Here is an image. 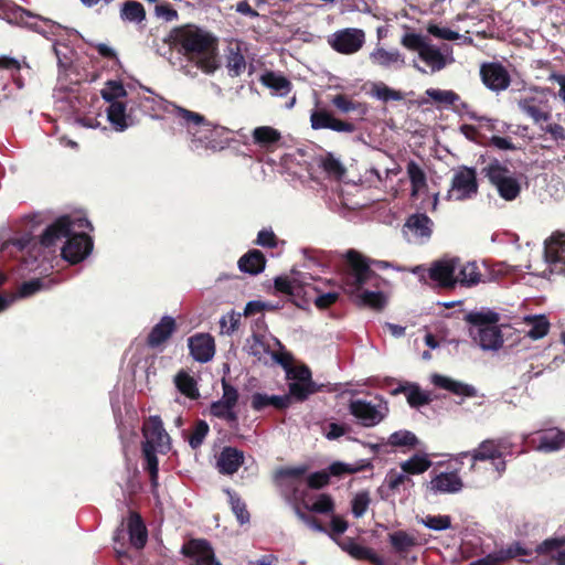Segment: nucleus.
<instances>
[{
  "label": "nucleus",
  "mask_w": 565,
  "mask_h": 565,
  "mask_svg": "<svg viewBox=\"0 0 565 565\" xmlns=\"http://www.w3.org/2000/svg\"><path fill=\"white\" fill-rule=\"evenodd\" d=\"M73 222L68 215L58 217L53 224L47 226L39 239L31 234L12 238L4 243L3 248L13 245L18 250L31 249L40 244L43 247H51L57 239L67 237L63 248L62 256L71 264L82 262L92 250L93 241L87 234H72Z\"/></svg>",
  "instance_id": "nucleus-1"
},
{
  "label": "nucleus",
  "mask_w": 565,
  "mask_h": 565,
  "mask_svg": "<svg viewBox=\"0 0 565 565\" xmlns=\"http://www.w3.org/2000/svg\"><path fill=\"white\" fill-rule=\"evenodd\" d=\"M169 41L190 60H196V66L206 74L218 68L217 39L207 31L194 25L184 24L173 28Z\"/></svg>",
  "instance_id": "nucleus-2"
},
{
  "label": "nucleus",
  "mask_w": 565,
  "mask_h": 565,
  "mask_svg": "<svg viewBox=\"0 0 565 565\" xmlns=\"http://www.w3.org/2000/svg\"><path fill=\"white\" fill-rule=\"evenodd\" d=\"M345 267L342 271V282L345 292L355 295L364 286L375 289L381 288L384 279L371 268L374 260H370L355 249H349L345 254Z\"/></svg>",
  "instance_id": "nucleus-3"
},
{
  "label": "nucleus",
  "mask_w": 565,
  "mask_h": 565,
  "mask_svg": "<svg viewBox=\"0 0 565 565\" xmlns=\"http://www.w3.org/2000/svg\"><path fill=\"white\" fill-rule=\"evenodd\" d=\"M465 320L472 326L470 337L482 350L497 351L503 345V334L497 326L500 320L498 312L471 311L465 316Z\"/></svg>",
  "instance_id": "nucleus-4"
},
{
  "label": "nucleus",
  "mask_w": 565,
  "mask_h": 565,
  "mask_svg": "<svg viewBox=\"0 0 565 565\" xmlns=\"http://www.w3.org/2000/svg\"><path fill=\"white\" fill-rule=\"evenodd\" d=\"M0 15L10 24L25 28L42 35L55 34V30L62 29L60 23L33 13L11 0H0Z\"/></svg>",
  "instance_id": "nucleus-5"
},
{
  "label": "nucleus",
  "mask_w": 565,
  "mask_h": 565,
  "mask_svg": "<svg viewBox=\"0 0 565 565\" xmlns=\"http://www.w3.org/2000/svg\"><path fill=\"white\" fill-rule=\"evenodd\" d=\"M141 451L143 459H158V456H167L171 450V437L163 427L159 415H152L145 419L141 427Z\"/></svg>",
  "instance_id": "nucleus-6"
},
{
  "label": "nucleus",
  "mask_w": 565,
  "mask_h": 565,
  "mask_svg": "<svg viewBox=\"0 0 565 565\" xmlns=\"http://www.w3.org/2000/svg\"><path fill=\"white\" fill-rule=\"evenodd\" d=\"M481 172L504 201H514L521 194L522 186L516 172L510 170L498 159L489 162Z\"/></svg>",
  "instance_id": "nucleus-7"
},
{
  "label": "nucleus",
  "mask_w": 565,
  "mask_h": 565,
  "mask_svg": "<svg viewBox=\"0 0 565 565\" xmlns=\"http://www.w3.org/2000/svg\"><path fill=\"white\" fill-rule=\"evenodd\" d=\"M305 466L279 468L274 473V483L287 503L296 505L305 497Z\"/></svg>",
  "instance_id": "nucleus-8"
},
{
  "label": "nucleus",
  "mask_w": 565,
  "mask_h": 565,
  "mask_svg": "<svg viewBox=\"0 0 565 565\" xmlns=\"http://www.w3.org/2000/svg\"><path fill=\"white\" fill-rule=\"evenodd\" d=\"M478 192L479 183L476 169L460 166L454 171L446 199L448 201H467L477 196Z\"/></svg>",
  "instance_id": "nucleus-9"
},
{
  "label": "nucleus",
  "mask_w": 565,
  "mask_h": 565,
  "mask_svg": "<svg viewBox=\"0 0 565 565\" xmlns=\"http://www.w3.org/2000/svg\"><path fill=\"white\" fill-rule=\"evenodd\" d=\"M329 46L339 54L352 55L365 44V32L358 28H345L335 31L327 39Z\"/></svg>",
  "instance_id": "nucleus-10"
},
{
  "label": "nucleus",
  "mask_w": 565,
  "mask_h": 565,
  "mask_svg": "<svg viewBox=\"0 0 565 565\" xmlns=\"http://www.w3.org/2000/svg\"><path fill=\"white\" fill-rule=\"evenodd\" d=\"M387 445L393 448L402 449L405 454L414 450L415 452L408 459H429L430 456H447L448 454L428 452L426 447L411 430L402 429L390 435Z\"/></svg>",
  "instance_id": "nucleus-11"
},
{
  "label": "nucleus",
  "mask_w": 565,
  "mask_h": 565,
  "mask_svg": "<svg viewBox=\"0 0 565 565\" xmlns=\"http://www.w3.org/2000/svg\"><path fill=\"white\" fill-rule=\"evenodd\" d=\"M349 411L364 427H373L380 424L388 412L386 403L374 405L365 399H353L349 404Z\"/></svg>",
  "instance_id": "nucleus-12"
},
{
  "label": "nucleus",
  "mask_w": 565,
  "mask_h": 565,
  "mask_svg": "<svg viewBox=\"0 0 565 565\" xmlns=\"http://www.w3.org/2000/svg\"><path fill=\"white\" fill-rule=\"evenodd\" d=\"M480 77L483 85L495 93L505 90L511 84V76L508 70L499 62L481 64Z\"/></svg>",
  "instance_id": "nucleus-13"
},
{
  "label": "nucleus",
  "mask_w": 565,
  "mask_h": 565,
  "mask_svg": "<svg viewBox=\"0 0 565 565\" xmlns=\"http://www.w3.org/2000/svg\"><path fill=\"white\" fill-rule=\"evenodd\" d=\"M459 268V258L441 259L435 262L428 270V277L444 289H452L457 285L456 273Z\"/></svg>",
  "instance_id": "nucleus-14"
},
{
  "label": "nucleus",
  "mask_w": 565,
  "mask_h": 565,
  "mask_svg": "<svg viewBox=\"0 0 565 565\" xmlns=\"http://www.w3.org/2000/svg\"><path fill=\"white\" fill-rule=\"evenodd\" d=\"M191 356L200 362L211 361L215 354V341L210 333H196L188 339Z\"/></svg>",
  "instance_id": "nucleus-15"
},
{
  "label": "nucleus",
  "mask_w": 565,
  "mask_h": 565,
  "mask_svg": "<svg viewBox=\"0 0 565 565\" xmlns=\"http://www.w3.org/2000/svg\"><path fill=\"white\" fill-rule=\"evenodd\" d=\"M537 556L544 565H565V537L544 541L536 548Z\"/></svg>",
  "instance_id": "nucleus-16"
},
{
  "label": "nucleus",
  "mask_w": 565,
  "mask_h": 565,
  "mask_svg": "<svg viewBox=\"0 0 565 565\" xmlns=\"http://www.w3.org/2000/svg\"><path fill=\"white\" fill-rule=\"evenodd\" d=\"M182 550L192 558L191 565H221L215 558L213 548L205 540H191Z\"/></svg>",
  "instance_id": "nucleus-17"
},
{
  "label": "nucleus",
  "mask_w": 565,
  "mask_h": 565,
  "mask_svg": "<svg viewBox=\"0 0 565 565\" xmlns=\"http://www.w3.org/2000/svg\"><path fill=\"white\" fill-rule=\"evenodd\" d=\"M513 454V446L507 439H488L480 444L472 459H502Z\"/></svg>",
  "instance_id": "nucleus-18"
},
{
  "label": "nucleus",
  "mask_w": 565,
  "mask_h": 565,
  "mask_svg": "<svg viewBox=\"0 0 565 565\" xmlns=\"http://www.w3.org/2000/svg\"><path fill=\"white\" fill-rule=\"evenodd\" d=\"M535 447L545 452L557 451L565 448V430L553 427L541 430L533 437Z\"/></svg>",
  "instance_id": "nucleus-19"
},
{
  "label": "nucleus",
  "mask_w": 565,
  "mask_h": 565,
  "mask_svg": "<svg viewBox=\"0 0 565 565\" xmlns=\"http://www.w3.org/2000/svg\"><path fill=\"white\" fill-rule=\"evenodd\" d=\"M544 254L546 260L551 263L555 269L565 274V234L554 233L548 241L545 242Z\"/></svg>",
  "instance_id": "nucleus-20"
},
{
  "label": "nucleus",
  "mask_w": 565,
  "mask_h": 565,
  "mask_svg": "<svg viewBox=\"0 0 565 565\" xmlns=\"http://www.w3.org/2000/svg\"><path fill=\"white\" fill-rule=\"evenodd\" d=\"M177 322L173 317L164 316L154 324L149 332L146 343L149 348L156 349L166 343L177 331Z\"/></svg>",
  "instance_id": "nucleus-21"
},
{
  "label": "nucleus",
  "mask_w": 565,
  "mask_h": 565,
  "mask_svg": "<svg viewBox=\"0 0 565 565\" xmlns=\"http://www.w3.org/2000/svg\"><path fill=\"white\" fill-rule=\"evenodd\" d=\"M175 116L181 119L189 132L195 135L200 130L211 131L213 125L201 114L189 110L181 106H174Z\"/></svg>",
  "instance_id": "nucleus-22"
},
{
  "label": "nucleus",
  "mask_w": 565,
  "mask_h": 565,
  "mask_svg": "<svg viewBox=\"0 0 565 565\" xmlns=\"http://www.w3.org/2000/svg\"><path fill=\"white\" fill-rule=\"evenodd\" d=\"M269 406L277 411H285L290 406V396L268 395L259 392H256L250 396V407L253 411L263 412Z\"/></svg>",
  "instance_id": "nucleus-23"
},
{
  "label": "nucleus",
  "mask_w": 565,
  "mask_h": 565,
  "mask_svg": "<svg viewBox=\"0 0 565 565\" xmlns=\"http://www.w3.org/2000/svg\"><path fill=\"white\" fill-rule=\"evenodd\" d=\"M431 461H403L402 472H391L387 483L391 489H396L406 479V475L423 473L430 467Z\"/></svg>",
  "instance_id": "nucleus-24"
},
{
  "label": "nucleus",
  "mask_w": 565,
  "mask_h": 565,
  "mask_svg": "<svg viewBox=\"0 0 565 565\" xmlns=\"http://www.w3.org/2000/svg\"><path fill=\"white\" fill-rule=\"evenodd\" d=\"M241 271L249 275H258L266 267V257L259 249H250L237 262Z\"/></svg>",
  "instance_id": "nucleus-25"
},
{
  "label": "nucleus",
  "mask_w": 565,
  "mask_h": 565,
  "mask_svg": "<svg viewBox=\"0 0 565 565\" xmlns=\"http://www.w3.org/2000/svg\"><path fill=\"white\" fill-rule=\"evenodd\" d=\"M462 481L456 472H441L430 481L434 492L456 493L462 489Z\"/></svg>",
  "instance_id": "nucleus-26"
},
{
  "label": "nucleus",
  "mask_w": 565,
  "mask_h": 565,
  "mask_svg": "<svg viewBox=\"0 0 565 565\" xmlns=\"http://www.w3.org/2000/svg\"><path fill=\"white\" fill-rule=\"evenodd\" d=\"M431 381L437 387L449 391L456 395L467 397H473L477 395V390L472 385L455 381L440 374H435Z\"/></svg>",
  "instance_id": "nucleus-27"
},
{
  "label": "nucleus",
  "mask_w": 565,
  "mask_h": 565,
  "mask_svg": "<svg viewBox=\"0 0 565 565\" xmlns=\"http://www.w3.org/2000/svg\"><path fill=\"white\" fill-rule=\"evenodd\" d=\"M433 221L424 213H416L408 216L404 225L416 238H429L431 236Z\"/></svg>",
  "instance_id": "nucleus-28"
},
{
  "label": "nucleus",
  "mask_w": 565,
  "mask_h": 565,
  "mask_svg": "<svg viewBox=\"0 0 565 565\" xmlns=\"http://www.w3.org/2000/svg\"><path fill=\"white\" fill-rule=\"evenodd\" d=\"M128 532L131 545L142 548L147 543V529L138 513L131 512L128 519Z\"/></svg>",
  "instance_id": "nucleus-29"
},
{
  "label": "nucleus",
  "mask_w": 565,
  "mask_h": 565,
  "mask_svg": "<svg viewBox=\"0 0 565 565\" xmlns=\"http://www.w3.org/2000/svg\"><path fill=\"white\" fill-rule=\"evenodd\" d=\"M542 100L536 97H525L519 100V108L531 117L535 122L547 121L551 117L547 110L542 108Z\"/></svg>",
  "instance_id": "nucleus-30"
},
{
  "label": "nucleus",
  "mask_w": 565,
  "mask_h": 565,
  "mask_svg": "<svg viewBox=\"0 0 565 565\" xmlns=\"http://www.w3.org/2000/svg\"><path fill=\"white\" fill-rule=\"evenodd\" d=\"M457 284L461 286L471 287L481 281V273L478 265L472 263L461 264L459 260V268L456 273Z\"/></svg>",
  "instance_id": "nucleus-31"
},
{
  "label": "nucleus",
  "mask_w": 565,
  "mask_h": 565,
  "mask_svg": "<svg viewBox=\"0 0 565 565\" xmlns=\"http://www.w3.org/2000/svg\"><path fill=\"white\" fill-rule=\"evenodd\" d=\"M252 136L254 143L263 148H269L281 139L280 132L270 126L256 127Z\"/></svg>",
  "instance_id": "nucleus-32"
},
{
  "label": "nucleus",
  "mask_w": 565,
  "mask_h": 565,
  "mask_svg": "<svg viewBox=\"0 0 565 565\" xmlns=\"http://www.w3.org/2000/svg\"><path fill=\"white\" fill-rule=\"evenodd\" d=\"M355 296H358L361 306L369 307L376 311L383 310L387 303L386 296L380 288L373 291L362 289L360 292L355 294Z\"/></svg>",
  "instance_id": "nucleus-33"
},
{
  "label": "nucleus",
  "mask_w": 565,
  "mask_h": 565,
  "mask_svg": "<svg viewBox=\"0 0 565 565\" xmlns=\"http://www.w3.org/2000/svg\"><path fill=\"white\" fill-rule=\"evenodd\" d=\"M406 171L412 185V196H416L419 191L427 186L426 173L414 160L407 163Z\"/></svg>",
  "instance_id": "nucleus-34"
},
{
  "label": "nucleus",
  "mask_w": 565,
  "mask_h": 565,
  "mask_svg": "<svg viewBox=\"0 0 565 565\" xmlns=\"http://www.w3.org/2000/svg\"><path fill=\"white\" fill-rule=\"evenodd\" d=\"M107 118L117 131L128 128L126 104L122 102L111 103L107 108Z\"/></svg>",
  "instance_id": "nucleus-35"
},
{
  "label": "nucleus",
  "mask_w": 565,
  "mask_h": 565,
  "mask_svg": "<svg viewBox=\"0 0 565 565\" xmlns=\"http://www.w3.org/2000/svg\"><path fill=\"white\" fill-rule=\"evenodd\" d=\"M260 82L268 88L284 96L291 89V83L282 75L274 72H266L262 75Z\"/></svg>",
  "instance_id": "nucleus-36"
},
{
  "label": "nucleus",
  "mask_w": 565,
  "mask_h": 565,
  "mask_svg": "<svg viewBox=\"0 0 565 565\" xmlns=\"http://www.w3.org/2000/svg\"><path fill=\"white\" fill-rule=\"evenodd\" d=\"M288 388L289 393L287 395L290 396V403L292 402V398L303 402L310 395L318 392V386L315 382H290L288 384Z\"/></svg>",
  "instance_id": "nucleus-37"
},
{
  "label": "nucleus",
  "mask_w": 565,
  "mask_h": 565,
  "mask_svg": "<svg viewBox=\"0 0 565 565\" xmlns=\"http://www.w3.org/2000/svg\"><path fill=\"white\" fill-rule=\"evenodd\" d=\"M422 61L431 66L434 72L440 71L446 66V58L443 53L434 45L427 44L423 51L419 52Z\"/></svg>",
  "instance_id": "nucleus-38"
},
{
  "label": "nucleus",
  "mask_w": 565,
  "mask_h": 565,
  "mask_svg": "<svg viewBox=\"0 0 565 565\" xmlns=\"http://www.w3.org/2000/svg\"><path fill=\"white\" fill-rule=\"evenodd\" d=\"M120 17L129 22L141 23L146 20V10L140 2L128 0L122 4Z\"/></svg>",
  "instance_id": "nucleus-39"
},
{
  "label": "nucleus",
  "mask_w": 565,
  "mask_h": 565,
  "mask_svg": "<svg viewBox=\"0 0 565 565\" xmlns=\"http://www.w3.org/2000/svg\"><path fill=\"white\" fill-rule=\"evenodd\" d=\"M226 67L228 70L230 76L232 77H237L245 71L246 61L241 52L239 46L228 50L226 55Z\"/></svg>",
  "instance_id": "nucleus-40"
},
{
  "label": "nucleus",
  "mask_w": 565,
  "mask_h": 565,
  "mask_svg": "<svg viewBox=\"0 0 565 565\" xmlns=\"http://www.w3.org/2000/svg\"><path fill=\"white\" fill-rule=\"evenodd\" d=\"M388 541L392 547L397 553H407L416 545V539L405 531H396L388 535Z\"/></svg>",
  "instance_id": "nucleus-41"
},
{
  "label": "nucleus",
  "mask_w": 565,
  "mask_h": 565,
  "mask_svg": "<svg viewBox=\"0 0 565 565\" xmlns=\"http://www.w3.org/2000/svg\"><path fill=\"white\" fill-rule=\"evenodd\" d=\"M177 388L186 397L195 399L199 397L196 381L186 372H179L174 379Z\"/></svg>",
  "instance_id": "nucleus-42"
},
{
  "label": "nucleus",
  "mask_w": 565,
  "mask_h": 565,
  "mask_svg": "<svg viewBox=\"0 0 565 565\" xmlns=\"http://www.w3.org/2000/svg\"><path fill=\"white\" fill-rule=\"evenodd\" d=\"M525 322L531 326L527 335L533 339L544 338L550 330V322L545 316H530L525 318Z\"/></svg>",
  "instance_id": "nucleus-43"
},
{
  "label": "nucleus",
  "mask_w": 565,
  "mask_h": 565,
  "mask_svg": "<svg viewBox=\"0 0 565 565\" xmlns=\"http://www.w3.org/2000/svg\"><path fill=\"white\" fill-rule=\"evenodd\" d=\"M245 461H215V468L222 475L233 476L239 473L241 478L245 477V471L252 470L250 473L256 472V466L252 462L250 467H244Z\"/></svg>",
  "instance_id": "nucleus-44"
},
{
  "label": "nucleus",
  "mask_w": 565,
  "mask_h": 565,
  "mask_svg": "<svg viewBox=\"0 0 565 565\" xmlns=\"http://www.w3.org/2000/svg\"><path fill=\"white\" fill-rule=\"evenodd\" d=\"M210 414L216 418L225 420L228 424H236L238 422V416L235 409L227 406L221 399L211 404Z\"/></svg>",
  "instance_id": "nucleus-45"
},
{
  "label": "nucleus",
  "mask_w": 565,
  "mask_h": 565,
  "mask_svg": "<svg viewBox=\"0 0 565 565\" xmlns=\"http://www.w3.org/2000/svg\"><path fill=\"white\" fill-rule=\"evenodd\" d=\"M228 495V502L231 504L232 511L235 514L239 524H246L249 522V513L246 509L245 502L233 491L230 489L225 490Z\"/></svg>",
  "instance_id": "nucleus-46"
},
{
  "label": "nucleus",
  "mask_w": 565,
  "mask_h": 565,
  "mask_svg": "<svg viewBox=\"0 0 565 565\" xmlns=\"http://www.w3.org/2000/svg\"><path fill=\"white\" fill-rule=\"evenodd\" d=\"M127 96V90L124 87L122 83L117 81H108L105 87L102 89V97L111 103H118L119 99Z\"/></svg>",
  "instance_id": "nucleus-47"
},
{
  "label": "nucleus",
  "mask_w": 565,
  "mask_h": 565,
  "mask_svg": "<svg viewBox=\"0 0 565 565\" xmlns=\"http://www.w3.org/2000/svg\"><path fill=\"white\" fill-rule=\"evenodd\" d=\"M371 58L375 63H377V64H380L382 66H390L391 64L397 63L399 61L403 62L399 52H397V51L391 52V51H387V50H385L383 47L376 49L371 54Z\"/></svg>",
  "instance_id": "nucleus-48"
},
{
  "label": "nucleus",
  "mask_w": 565,
  "mask_h": 565,
  "mask_svg": "<svg viewBox=\"0 0 565 565\" xmlns=\"http://www.w3.org/2000/svg\"><path fill=\"white\" fill-rule=\"evenodd\" d=\"M426 95L436 103L447 105H454L460 99V96L454 90H443L437 88H428L426 90Z\"/></svg>",
  "instance_id": "nucleus-49"
},
{
  "label": "nucleus",
  "mask_w": 565,
  "mask_h": 565,
  "mask_svg": "<svg viewBox=\"0 0 565 565\" xmlns=\"http://www.w3.org/2000/svg\"><path fill=\"white\" fill-rule=\"evenodd\" d=\"M406 398L409 406L414 408L427 405L430 402L429 395L422 391L419 385L416 383L412 384Z\"/></svg>",
  "instance_id": "nucleus-50"
},
{
  "label": "nucleus",
  "mask_w": 565,
  "mask_h": 565,
  "mask_svg": "<svg viewBox=\"0 0 565 565\" xmlns=\"http://www.w3.org/2000/svg\"><path fill=\"white\" fill-rule=\"evenodd\" d=\"M333 115L326 109H318L311 113L310 122L315 130L330 129Z\"/></svg>",
  "instance_id": "nucleus-51"
},
{
  "label": "nucleus",
  "mask_w": 565,
  "mask_h": 565,
  "mask_svg": "<svg viewBox=\"0 0 565 565\" xmlns=\"http://www.w3.org/2000/svg\"><path fill=\"white\" fill-rule=\"evenodd\" d=\"M209 430H210V428L205 420H202V419L196 420L193 426V430L189 437L190 446L193 449L200 447L202 445L204 438L209 434Z\"/></svg>",
  "instance_id": "nucleus-52"
},
{
  "label": "nucleus",
  "mask_w": 565,
  "mask_h": 565,
  "mask_svg": "<svg viewBox=\"0 0 565 565\" xmlns=\"http://www.w3.org/2000/svg\"><path fill=\"white\" fill-rule=\"evenodd\" d=\"M420 523L434 531H444L451 526V520L448 515H426Z\"/></svg>",
  "instance_id": "nucleus-53"
},
{
  "label": "nucleus",
  "mask_w": 565,
  "mask_h": 565,
  "mask_svg": "<svg viewBox=\"0 0 565 565\" xmlns=\"http://www.w3.org/2000/svg\"><path fill=\"white\" fill-rule=\"evenodd\" d=\"M371 498L369 492H358L352 500V513L355 518H362L369 509Z\"/></svg>",
  "instance_id": "nucleus-54"
},
{
  "label": "nucleus",
  "mask_w": 565,
  "mask_h": 565,
  "mask_svg": "<svg viewBox=\"0 0 565 565\" xmlns=\"http://www.w3.org/2000/svg\"><path fill=\"white\" fill-rule=\"evenodd\" d=\"M401 44L409 51L419 53L428 43L422 34L405 33L401 39Z\"/></svg>",
  "instance_id": "nucleus-55"
},
{
  "label": "nucleus",
  "mask_w": 565,
  "mask_h": 565,
  "mask_svg": "<svg viewBox=\"0 0 565 565\" xmlns=\"http://www.w3.org/2000/svg\"><path fill=\"white\" fill-rule=\"evenodd\" d=\"M242 313L231 311L220 319V328L222 333L232 334L235 332L241 322Z\"/></svg>",
  "instance_id": "nucleus-56"
},
{
  "label": "nucleus",
  "mask_w": 565,
  "mask_h": 565,
  "mask_svg": "<svg viewBox=\"0 0 565 565\" xmlns=\"http://www.w3.org/2000/svg\"><path fill=\"white\" fill-rule=\"evenodd\" d=\"M222 390L223 395L220 399L231 408L235 409L239 397L237 388L233 386L230 382H227L225 379H222Z\"/></svg>",
  "instance_id": "nucleus-57"
},
{
  "label": "nucleus",
  "mask_w": 565,
  "mask_h": 565,
  "mask_svg": "<svg viewBox=\"0 0 565 565\" xmlns=\"http://www.w3.org/2000/svg\"><path fill=\"white\" fill-rule=\"evenodd\" d=\"M248 352L249 354L260 359L264 354L269 352V344L265 341L263 335L254 333L252 335Z\"/></svg>",
  "instance_id": "nucleus-58"
},
{
  "label": "nucleus",
  "mask_w": 565,
  "mask_h": 565,
  "mask_svg": "<svg viewBox=\"0 0 565 565\" xmlns=\"http://www.w3.org/2000/svg\"><path fill=\"white\" fill-rule=\"evenodd\" d=\"M332 104L342 113H350L362 107L361 103L353 102L344 94H338L332 98Z\"/></svg>",
  "instance_id": "nucleus-59"
},
{
  "label": "nucleus",
  "mask_w": 565,
  "mask_h": 565,
  "mask_svg": "<svg viewBox=\"0 0 565 565\" xmlns=\"http://www.w3.org/2000/svg\"><path fill=\"white\" fill-rule=\"evenodd\" d=\"M296 280L290 279L287 276H278L274 279V287L277 292L288 295L290 297L296 296Z\"/></svg>",
  "instance_id": "nucleus-60"
},
{
  "label": "nucleus",
  "mask_w": 565,
  "mask_h": 565,
  "mask_svg": "<svg viewBox=\"0 0 565 565\" xmlns=\"http://www.w3.org/2000/svg\"><path fill=\"white\" fill-rule=\"evenodd\" d=\"M254 243L264 248H276L278 245V237L273 230L263 228L258 232Z\"/></svg>",
  "instance_id": "nucleus-61"
},
{
  "label": "nucleus",
  "mask_w": 565,
  "mask_h": 565,
  "mask_svg": "<svg viewBox=\"0 0 565 565\" xmlns=\"http://www.w3.org/2000/svg\"><path fill=\"white\" fill-rule=\"evenodd\" d=\"M287 376L294 380V382H313L311 371L305 364L289 367Z\"/></svg>",
  "instance_id": "nucleus-62"
},
{
  "label": "nucleus",
  "mask_w": 565,
  "mask_h": 565,
  "mask_svg": "<svg viewBox=\"0 0 565 565\" xmlns=\"http://www.w3.org/2000/svg\"><path fill=\"white\" fill-rule=\"evenodd\" d=\"M333 501L328 494H320L317 497L315 502L311 505H307V509L318 513H328L333 510Z\"/></svg>",
  "instance_id": "nucleus-63"
},
{
  "label": "nucleus",
  "mask_w": 565,
  "mask_h": 565,
  "mask_svg": "<svg viewBox=\"0 0 565 565\" xmlns=\"http://www.w3.org/2000/svg\"><path fill=\"white\" fill-rule=\"evenodd\" d=\"M322 168L328 174L335 177H341L345 172L342 163L330 153L322 160Z\"/></svg>",
  "instance_id": "nucleus-64"
}]
</instances>
